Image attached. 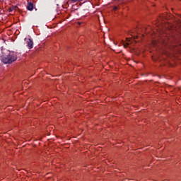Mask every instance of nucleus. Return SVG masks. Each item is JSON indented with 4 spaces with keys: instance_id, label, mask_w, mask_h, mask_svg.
<instances>
[{
    "instance_id": "1",
    "label": "nucleus",
    "mask_w": 181,
    "mask_h": 181,
    "mask_svg": "<svg viewBox=\"0 0 181 181\" xmlns=\"http://www.w3.org/2000/svg\"><path fill=\"white\" fill-rule=\"evenodd\" d=\"M17 59L18 55L16 54V52L10 51H6V52H4L0 57V60L2 63H4V64H12V63L16 62Z\"/></svg>"
},
{
    "instance_id": "2",
    "label": "nucleus",
    "mask_w": 181,
    "mask_h": 181,
    "mask_svg": "<svg viewBox=\"0 0 181 181\" xmlns=\"http://www.w3.org/2000/svg\"><path fill=\"white\" fill-rule=\"evenodd\" d=\"M25 41L27 42V46L29 49H33V40L30 38H25Z\"/></svg>"
},
{
    "instance_id": "3",
    "label": "nucleus",
    "mask_w": 181,
    "mask_h": 181,
    "mask_svg": "<svg viewBox=\"0 0 181 181\" xmlns=\"http://www.w3.org/2000/svg\"><path fill=\"white\" fill-rule=\"evenodd\" d=\"M28 11H33V3L29 2L27 6Z\"/></svg>"
},
{
    "instance_id": "4",
    "label": "nucleus",
    "mask_w": 181,
    "mask_h": 181,
    "mask_svg": "<svg viewBox=\"0 0 181 181\" xmlns=\"http://www.w3.org/2000/svg\"><path fill=\"white\" fill-rule=\"evenodd\" d=\"M15 11V7H12L9 9V12H13Z\"/></svg>"
},
{
    "instance_id": "5",
    "label": "nucleus",
    "mask_w": 181,
    "mask_h": 181,
    "mask_svg": "<svg viewBox=\"0 0 181 181\" xmlns=\"http://www.w3.org/2000/svg\"><path fill=\"white\" fill-rule=\"evenodd\" d=\"M113 11H118V7L114 6L113 7Z\"/></svg>"
},
{
    "instance_id": "6",
    "label": "nucleus",
    "mask_w": 181,
    "mask_h": 181,
    "mask_svg": "<svg viewBox=\"0 0 181 181\" xmlns=\"http://www.w3.org/2000/svg\"><path fill=\"white\" fill-rule=\"evenodd\" d=\"M136 33H139V30H136Z\"/></svg>"
}]
</instances>
